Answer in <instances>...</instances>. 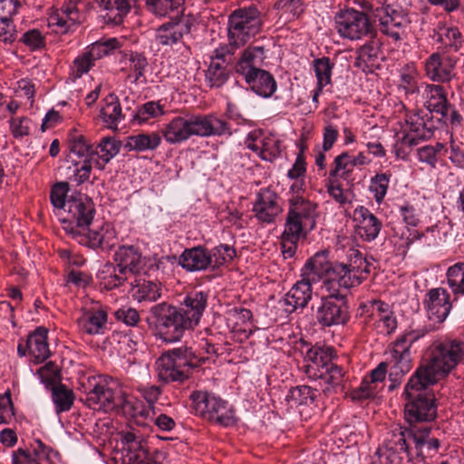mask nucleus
I'll return each mask as SVG.
<instances>
[{"mask_svg":"<svg viewBox=\"0 0 464 464\" xmlns=\"http://www.w3.org/2000/svg\"><path fill=\"white\" fill-rule=\"evenodd\" d=\"M47 388L52 391V400L55 405L56 413L68 411L72 408L74 401V394L72 390L61 382H55Z\"/></svg>","mask_w":464,"mask_h":464,"instance_id":"obj_41","label":"nucleus"},{"mask_svg":"<svg viewBox=\"0 0 464 464\" xmlns=\"http://www.w3.org/2000/svg\"><path fill=\"white\" fill-rule=\"evenodd\" d=\"M130 70L133 74L128 77L132 79L131 82H137L141 77H144L145 69L148 66L147 58L140 53H131L130 55Z\"/></svg>","mask_w":464,"mask_h":464,"instance_id":"obj_57","label":"nucleus"},{"mask_svg":"<svg viewBox=\"0 0 464 464\" xmlns=\"http://www.w3.org/2000/svg\"><path fill=\"white\" fill-rule=\"evenodd\" d=\"M122 143L115 137H103L101 139L94 150H98V160H95L94 165L100 170H103L105 166L119 154Z\"/></svg>","mask_w":464,"mask_h":464,"instance_id":"obj_36","label":"nucleus"},{"mask_svg":"<svg viewBox=\"0 0 464 464\" xmlns=\"http://www.w3.org/2000/svg\"><path fill=\"white\" fill-rule=\"evenodd\" d=\"M184 0H176V35L179 34L182 37L184 34H188L191 26L194 24V18L189 14L186 15L185 8L179 11V6ZM179 44L178 37L176 36V46Z\"/></svg>","mask_w":464,"mask_h":464,"instance_id":"obj_54","label":"nucleus"},{"mask_svg":"<svg viewBox=\"0 0 464 464\" xmlns=\"http://www.w3.org/2000/svg\"><path fill=\"white\" fill-rule=\"evenodd\" d=\"M207 247L198 246L187 248L179 257V265L189 272L207 270L209 267Z\"/></svg>","mask_w":464,"mask_h":464,"instance_id":"obj_28","label":"nucleus"},{"mask_svg":"<svg viewBox=\"0 0 464 464\" xmlns=\"http://www.w3.org/2000/svg\"><path fill=\"white\" fill-rule=\"evenodd\" d=\"M412 374L404 386L401 397L404 399V419L408 428L430 425L438 415L434 392L430 390L433 383Z\"/></svg>","mask_w":464,"mask_h":464,"instance_id":"obj_2","label":"nucleus"},{"mask_svg":"<svg viewBox=\"0 0 464 464\" xmlns=\"http://www.w3.org/2000/svg\"><path fill=\"white\" fill-rule=\"evenodd\" d=\"M66 217L63 218V228L78 244L91 249L111 250L118 242L117 232L110 225H104L97 230L89 226L95 214L94 203L86 195L71 197L67 199Z\"/></svg>","mask_w":464,"mask_h":464,"instance_id":"obj_1","label":"nucleus"},{"mask_svg":"<svg viewBox=\"0 0 464 464\" xmlns=\"http://www.w3.org/2000/svg\"><path fill=\"white\" fill-rule=\"evenodd\" d=\"M372 14L379 21L380 31L391 37L395 43L404 34L405 16L391 5H372Z\"/></svg>","mask_w":464,"mask_h":464,"instance_id":"obj_15","label":"nucleus"},{"mask_svg":"<svg viewBox=\"0 0 464 464\" xmlns=\"http://www.w3.org/2000/svg\"><path fill=\"white\" fill-rule=\"evenodd\" d=\"M447 284L453 295V302L464 296V263L459 262L450 266L446 273Z\"/></svg>","mask_w":464,"mask_h":464,"instance_id":"obj_42","label":"nucleus"},{"mask_svg":"<svg viewBox=\"0 0 464 464\" xmlns=\"http://www.w3.org/2000/svg\"><path fill=\"white\" fill-rule=\"evenodd\" d=\"M121 444L113 456L116 464H141L149 456L147 441L133 432L124 433Z\"/></svg>","mask_w":464,"mask_h":464,"instance_id":"obj_12","label":"nucleus"},{"mask_svg":"<svg viewBox=\"0 0 464 464\" xmlns=\"http://www.w3.org/2000/svg\"><path fill=\"white\" fill-rule=\"evenodd\" d=\"M409 131L414 135L407 134L403 140L410 146H416L420 140H427L433 135V128L428 126L421 117L418 114L409 116L407 121Z\"/></svg>","mask_w":464,"mask_h":464,"instance_id":"obj_35","label":"nucleus"},{"mask_svg":"<svg viewBox=\"0 0 464 464\" xmlns=\"http://www.w3.org/2000/svg\"><path fill=\"white\" fill-rule=\"evenodd\" d=\"M252 211L258 221L262 223H273L276 216L281 212L277 197L273 194H257Z\"/></svg>","mask_w":464,"mask_h":464,"instance_id":"obj_23","label":"nucleus"},{"mask_svg":"<svg viewBox=\"0 0 464 464\" xmlns=\"http://www.w3.org/2000/svg\"><path fill=\"white\" fill-rule=\"evenodd\" d=\"M305 236H298L296 238L292 237L286 228L282 235V242H281V252L284 259L293 258L295 256L297 249V243L301 237H304Z\"/></svg>","mask_w":464,"mask_h":464,"instance_id":"obj_64","label":"nucleus"},{"mask_svg":"<svg viewBox=\"0 0 464 464\" xmlns=\"http://www.w3.org/2000/svg\"><path fill=\"white\" fill-rule=\"evenodd\" d=\"M367 266V260L362 256V254L357 250L353 251L350 255V262L346 264V268L354 274L356 279L360 281V285L365 280V276L362 275V269Z\"/></svg>","mask_w":464,"mask_h":464,"instance_id":"obj_60","label":"nucleus"},{"mask_svg":"<svg viewBox=\"0 0 464 464\" xmlns=\"http://www.w3.org/2000/svg\"><path fill=\"white\" fill-rule=\"evenodd\" d=\"M69 191V184L65 181L55 183L50 192V199L53 206L57 209H63L67 208V193Z\"/></svg>","mask_w":464,"mask_h":464,"instance_id":"obj_56","label":"nucleus"},{"mask_svg":"<svg viewBox=\"0 0 464 464\" xmlns=\"http://www.w3.org/2000/svg\"><path fill=\"white\" fill-rule=\"evenodd\" d=\"M456 303L450 299V294L443 287L430 289L422 301L428 318L439 324L447 319Z\"/></svg>","mask_w":464,"mask_h":464,"instance_id":"obj_13","label":"nucleus"},{"mask_svg":"<svg viewBox=\"0 0 464 464\" xmlns=\"http://www.w3.org/2000/svg\"><path fill=\"white\" fill-rule=\"evenodd\" d=\"M160 142V137L157 133L151 135L140 133L128 137L125 147L129 150L144 151L156 149Z\"/></svg>","mask_w":464,"mask_h":464,"instance_id":"obj_47","label":"nucleus"},{"mask_svg":"<svg viewBox=\"0 0 464 464\" xmlns=\"http://www.w3.org/2000/svg\"><path fill=\"white\" fill-rule=\"evenodd\" d=\"M319 377L328 385L324 392H343L347 389L348 376L344 369L334 362L324 371Z\"/></svg>","mask_w":464,"mask_h":464,"instance_id":"obj_31","label":"nucleus"},{"mask_svg":"<svg viewBox=\"0 0 464 464\" xmlns=\"http://www.w3.org/2000/svg\"><path fill=\"white\" fill-rule=\"evenodd\" d=\"M95 3L104 12L105 22L118 25L130 13L134 0H95Z\"/></svg>","mask_w":464,"mask_h":464,"instance_id":"obj_24","label":"nucleus"},{"mask_svg":"<svg viewBox=\"0 0 464 464\" xmlns=\"http://www.w3.org/2000/svg\"><path fill=\"white\" fill-rule=\"evenodd\" d=\"M20 41L31 51L40 50L45 46V37L38 29H31L24 33Z\"/></svg>","mask_w":464,"mask_h":464,"instance_id":"obj_61","label":"nucleus"},{"mask_svg":"<svg viewBox=\"0 0 464 464\" xmlns=\"http://www.w3.org/2000/svg\"><path fill=\"white\" fill-rule=\"evenodd\" d=\"M113 263L128 275H139L146 265L144 256L140 247L133 245L120 246L114 255Z\"/></svg>","mask_w":464,"mask_h":464,"instance_id":"obj_17","label":"nucleus"},{"mask_svg":"<svg viewBox=\"0 0 464 464\" xmlns=\"http://www.w3.org/2000/svg\"><path fill=\"white\" fill-rule=\"evenodd\" d=\"M396 449H386L384 451L378 450L373 458L372 464H401L402 458L399 455L402 451L395 441Z\"/></svg>","mask_w":464,"mask_h":464,"instance_id":"obj_59","label":"nucleus"},{"mask_svg":"<svg viewBox=\"0 0 464 464\" xmlns=\"http://www.w3.org/2000/svg\"><path fill=\"white\" fill-rule=\"evenodd\" d=\"M353 221L357 224V234L365 242L375 240L382 228V220L364 206L355 208L353 210Z\"/></svg>","mask_w":464,"mask_h":464,"instance_id":"obj_18","label":"nucleus"},{"mask_svg":"<svg viewBox=\"0 0 464 464\" xmlns=\"http://www.w3.org/2000/svg\"><path fill=\"white\" fill-rule=\"evenodd\" d=\"M156 40L162 46L171 47L174 44V20L161 24L156 32Z\"/></svg>","mask_w":464,"mask_h":464,"instance_id":"obj_63","label":"nucleus"},{"mask_svg":"<svg viewBox=\"0 0 464 464\" xmlns=\"http://www.w3.org/2000/svg\"><path fill=\"white\" fill-rule=\"evenodd\" d=\"M92 159L86 158V160H72L73 167L72 175L70 177V180L74 182L77 186H80L89 180L92 166Z\"/></svg>","mask_w":464,"mask_h":464,"instance_id":"obj_53","label":"nucleus"},{"mask_svg":"<svg viewBox=\"0 0 464 464\" xmlns=\"http://www.w3.org/2000/svg\"><path fill=\"white\" fill-rule=\"evenodd\" d=\"M204 420L224 428L234 426L237 422L234 408L219 396L212 411H205Z\"/></svg>","mask_w":464,"mask_h":464,"instance_id":"obj_29","label":"nucleus"},{"mask_svg":"<svg viewBox=\"0 0 464 464\" xmlns=\"http://www.w3.org/2000/svg\"><path fill=\"white\" fill-rule=\"evenodd\" d=\"M150 312L158 330L156 336L167 343L174 342L173 335H166L167 330L174 324V306L162 302L151 307Z\"/></svg>","mask_w":464,"mask_h":464,"instance_id":"obj_22","label":"nucleus"},{"mask_svg":"<svg viewBox=\"0 0 464 464\" xmlns=\"http://www.w3.org/2000/svg\"><path fill=\"white\" fill-rule=\"evenodd\" d=\"M459 57L453 54L434 53L425 61L427 77L437 82H450L456 77Z\"/></svg>","mask_w":464,"mask_h":464,"instance_id":"obj_14","label":"nucleus"},{"mask_svg":"<svg viewBox=\"0 0 464 464\" xmlns=\"http://www.w3.org/2000/svg\"><path fill=\"white\" fill-rule=\"evenodd\" d=\"M94 66V62L85 52L82 54L77 56L71 67L70 78L72 82L81 78L83 74L87 73Z\"/></svg>","mask_w":464,"mask_h":464,"instance_id":"obj_55","label":"nucleus"},{"mask_svg":"<svg viewBox=\"0 0 464 464\" xmlns=\"http://www.w3.org/2000/svg\"><path fill=\"white\" fill-rule=\"evenodd\" d=\"M392 173L390 171L377 173L371 178L369 189L377 203H382L387 194Z\"/></svg>","mask_w":464,"mask_h":464,"instance_id":"obj_51","label":"nucleus"},{"mask_svg":"<svg viewBox=\"0 0 464 464\" xmlns=\"http://www.w3.org/2000/svg\"><path fill=\"white\" fill-rule=\"evenodd\" d=\"M176 382H183L189 378L192 370L198 366V358L192 348L186 345L176 347Z\"/></svg>","mask_w":464,"mask_h":464,"instance_id":"obj_32","label":"nucleus"},{"mask_svg":"<svg viewBox=\"0 0 464 464\" xmlns=\"http://www.w3.org/2000/svg\"><path fill=\"white\" fill-rule=\"evenodd\" d=\"M314 283V282L310 281L306 276H303V279L297 281L285 295L284 299L285 304L291 306L292 312L296 310L298 307H306L313 296L312 285Z\"/></svg>","mask_w":464,"mask_h":464,"instance_id":"obj_25","label":"nucleus"},{"mask_svg":"<svg viewBox=\"0 0 464 464\" xmlns=\"http://www.w3.org/2000/svg\"><path fill=\"white\" fill-rule=\"evenodd\" d=\"M48 331L44 327H37L27 336L26 348L36 363L45 361L50 356L49 344L47 343Z\"/></svg>","mask_w":464,"mask_h":464,"instance_id":"obj_30","label":"nucleus"},{"mask_svg":"<svg viewBox=\"0 0 464 464\" xmlns=\"http://www.w3.org/2000/svg\"><path fill=\"white\" fill-rule=\"evenodd\" d=\"M430 425H421V427L417 428H401V431L397 439V445L400 447L401 451L406 453L409 460H411V455L410 452L411 442L414 444L417 456L420 457L422 459H424V447L427 448L428 453H435L438 451L440 446V441L436 438H430Z\"/></svg>","mask_w":464,"mask_h":464,"instance_id":"obj_11","label":"nucleus"},{"mask_svg":"<svg viewBox=\"0 0 464 464\" xmlns=\"http://www.w3.org/2000/svg\"><path fill=\"white\" fill-rule=\"evenodd\" d=\"M68 142L71 153L79 160L92 159L94 154H98V150L93 149L91 141L76 131L70 134Z\"/></svg>","mask_w":464,"mask_h":464,"instance_id":"obj_43","label":"nucleus"},{"mask_svg":"<svg viewBox=\"0 0 464 464\" xmlns=\"http://www.w3.org/2000/svg\"><path fill=\"white\" fill-rule=\"evenodd\" d=\"M218 395L213 392L194 391L190 393L188 400L185 401V407L190 409L191 412L205 418V411H212L217 405Z\"/></svg>","mask_w":464,"mask_h":464,"instance_id":"obj_34","label":"nucleus"},{"mask_svg":"<svg viewBox=\"0 0 464 464\" xmlns=\"http://www.w3.org/2000/svg\"><path fill=\"white\" fill-rule=\"evenodd\" d=\"M238 73L244 76L251 90L261 97L269 98L277 89L274 76L266 70L248 69Z\"/></svg>","mask_w":464,"mask_h":464,"instance_id":"obj_19","label":"nucleus"},{"mask_svg":"<svg viewBox=\"0 0 464 464\" xmlns=\"http://www.w3.org/2000/svg\"><path fill=\"white\" fill-rule=\"evenodd\" d=\"M108 314L103 309L87 310L78 318L80 331L89 335L102 334L107 323Z\"/></svg>","mask_w":464,"mask_h":464,"instance_id":"obj_27","label":"nucleus"},{"mask_svg":"<svg viewBox=\"0 0 464 464\" xmlns=\"http://www.w3.org/2000/svg\"><path fill=\"white\" fill-rule=\"evenodd\" d=\"M230 124L215 115H198L184 119L176 116V142L188 140L192 135L198 136H230Z\"/></svg>","mask_w":464,"mask_h":464,"instance_id":"obj_4","label":"nucleus"},{"mask_svg":"<svg viewBox=\"0 0 464 464\" xmlns=\"http://www.w3.org/2000/svg\"><path fill=\"white\" fill-rule=\"evenodd\" d=\"M50 23L62 29L63 33L68 32L72 25L81 23V14L77 8L76 2L70 0L59 10L51 14Z\"/></svg>","mask_w":464,"mask_h":464,"instance_id":"obj_33","label":"nucleus"},{"mask_svg":"<svg viewBox=\"0 0 464 464\" xmlns=\"http://www.w3.org/2000/svg\"><path fill=\"white\" fill-rule=\"evenodd\" d=\"M101 285L112 290L122 285L128 279V274L121 271L114 263L107 262L97 275Z\"/></svg>","mask_w":464,"mask_h":464,"instance_id":"obj_37","label":"nucleus"},{"mask_svg":"<svg viewBox=\"0 0 464 464\" xmlns=\"http://www.w3.org/2000/svg\"><path fill=\"white\" fill-rule=\"evenodd\" d=\"M81 386V401L90 409L108 412L117 407L116 392L105 380L94 376L88 377Z\"/></svg>","mask_w":464,"mask_h":464,"instance_id":"obj_9","label":"nucleus"},{"mask_svg":"<svg viewBox=\"0 0 464 464\" xmlns=\"http://www.w3.org/2000/svg\"><path fill=\"white\" fill-rule=\"evenodd\" d=\"M435 34L437 40L442 44L454 47L455 50H459L461 46L462 36L456 26L440 22L435 29Z\"/></svg>","mask_w":464,"mask_h":464,"instance_id":"obj_46","label":"nucleus"},{"mask_svg":"<svg viewBox=\"0 0 464 464\" xmlns=\"http://www.w3.org/2000/svg\"><path fill=\"white\" fill-rule=\"evenodd\" d=\"M207 256L210 259L208 269L216 271L234 259L236 249L229 245L220 244L211 249L207 248Z\"/></svg>","mask_w":464,"mask_h":464,"instance_id":"obj_40","label":"nucleus"},{"mask_svg":"<svg viewBox=\"0 0 464 464\" xmlns=\"http://www.w3.org/2000/svg\"><path fill=\"white\" fill-rule=\"evenodd\" d=\"M334 19L337 32L343 38L360 40L374 32L368 16L353 8L341 9Z\"/></svg>","mask_w":464,"mask_h":464,"instance_id":"obj_10","label":"nucleus"},{"mask_svg":"<svg viewBox=\"0 0 464 464\" xmlns=\"http://www.w3.org/2000/svg\"><path fill=\"white\" fill-rule=\"evenodd\" d=\"M160 285L150 279L145 273L136 275L134 281L131 283V296L139 303L156 301L160 296Z\"/></svg>","mask_w":464,"mask_h":464,"instance_id":"obj_26","label":"nucleus"},{"mask_svg":"<svg viewBox=\"0 0 464 464\" xmlns=\"http://www.w3.org/2000/svg\"><path fill=\"white\" fill-rule=\"evenodd\" d=\"M385 362L389 363V376L402 378L412 367L411 347L397 339Z\"/></svg>","mask_w":464,"mask_h":464,"instance_id":"obj_20","label":"nucleus"},{"mask_svg":"<svg viewBox=\"0 0 464 464\" xmlns=\"http://www.w3.org/2000/svg\"><path fill=\"white\" fill-rule=\"evenodd\" d=\"M334 263L329 260V251L321 250L308 258L302 268V276H306L314 283L325 279Z\"/></svg>","mask_w":464,"mask_h":464,"instance_id":"obj_21","label":"nucleus"},{"mask_svg":"<svg viewBox=\"0 0 464 464\" xmlns=\"http://www.w3.org/2000/svg\"><path fill=\"white\" fill-rule=\"evenodd\" d=\"M333 348L313 346L309 348L305 354V360L312 362L318 368L319 372L329 366L333 361Z\"/></svg>","mask_w":464,"mask_h":464,"instance_id":"obj_48","label":"nucleus"},{"mask_svg":"<svg viewBox=\"0 0 464 464\" xmlns=\"http://www.w3.org/2000/svg\"><path fill=\"white\" fill-rule=\"evenodd\" d=\"M266 57L263 46L247 47L244 50L239 61L235 65L236 72H244L248 69H258L256 65L260 64Z\"/></svg>","mask_w":464,"mask_h":464,"instance_id":"obj_39","label":"nucleus"},{"mask_svg":"<svg viewBox=\"0 0 464 464\" xmlns=\"http://www.w3.org/2000/svg\"><path fill=\"white\" fill-rule=\"evenodd\" d=\"M104 102L105 106L101 110V116L111 128L116 129L118 121L122 118L119 99L114 93H110L105 97Z\"/></svg>","mask_w":464,"mask_h":464,"instance_id":"obj_45","label":"nucleus"},{"mask_svg":"<svg viewBox=\"0 0 464 464\" xmlns=\"http://www.w3.org/2000/svg\"><path fill=\"white\" fill-rule=\"evenodd\" d=\"M370 162L371 160L368 159L363 152H360L358 155L353 156L345 151L336 156L334 160L335 171L342 170L340 176L343 179H347L355 167L368 165Z\"/></svg>","mask_w":464,"mask_h":464,"instance_id":"obj_38","label":"nucleus"},{"mask_svg":"<svg viewBox=\"0 0 464 464\" xmlns=\"http://www.w3.org/2000/svg\"><path fill=\"white\" fill-rule=\"evenodd\" d=\"M158 113H162L160 105L154 102H149L139 107L131 114L132 121L139 124L147 121L150 118L155 117Z\"/></svg>","mask_w":464,"mask_h":464,"instance_id":"obj_58","label":"nucleus"},{"mask_svg":"<svg viewBox=\"0 0 464 464\" xmlns=\"http://www.w3.org/2000/svg\"><path fill=\"white\" fill-rule=\"evenodd\" d=\"M316 390L309 386L302 385L291 388L285 396V401L288 403L294 402L297 405H311L315 401Z\"/></svg>","mask_w":464,"mask_h":464,"instance_id":"obj_50","label":"nucleus"},{"mask_svg":"<svg viewBox=\"0 0 464 464\" xmlns=\"http://www.w3.org/2000/svg\"><path fill=\"white\" fill-rule=\"evenodd\" d=\"M289 207L285 219L288 233L296 238L306 236L315 227L317 218V204L304 198L302 195H292L288 199Z\"/></svg>","mask_w":464,"mask_h":464,"instance_id":"obj_6","label":"nucleus"},{"mask_svg":"<svg viewBox=\"0 0 464 464\" xmlns=\"http://www.w3.org/2000/svg\"><path fill=\"white\" fill-rule=\"evenodd\" d=\"M356 278L354 274L347 270L346 264L335 262L324 280L323 287L330 295H344L347 297L349 290L360 285Z\"/></svg>","mask_w":464,"mask_h":464,"instance_id":"obj_16","label":"nucleus"},{"mask_svg":"<svg viewBox=\"0 0 464 464\" xmlns=\"http://www.w3.org/2000/svg\"><path fill=\"white\" fill-rule=\"evenodd\" d=\"M464 344L456 340L435 341L429 347L425 359L412 373L430 383H437L463 360Z\"/></svg>","mask_w":464,"mask_h":464,"instance_id":"obj_3","label":"nucleus"},{"mask_svg":"<svg viewBox=\"0 0 464 464\" xmlns=\"http://www.w3.org/2000/svg\"><path fill=\"white\" fill-rule=\"evenodd\" d=\"M313 66L317 79L319 92H322L323 88L330 84L332 82V71L334 63L331 62L329 57L324 56L314 59Z\"/></svg>","mask_w":464,"mask_h":464,"instance_id":"obj_49","label":"nucleus"},{"mask_svg":"<svg viewBox=\"0 0 464 464\" xmlns=\"http://www.w3.org/2000/svg\"><path fill=\"white\" fill-rule=\"evenodd\" d=\"M351 306L344 295H324L314 309V318L322 328L346 325L351 320Z\"/></svg>","mask_w":464,"mask_h":464,"instance_id":"obj_7","label":"nucleus"},{"mask_svg":"<svg viewBox=\"0 0 464 464\" xmlns=\"http://www.w3.org/2000/svg\"><path fill=\"white\" fill-rule=\"evenodd\" d=\"M179 308L176 307V343L179 342L184 330L197 325L205 310L207 299L202 292H191L187 295H179Z\"/></svg>","mask_w":464,"mask_h":464,"instance_id":"obj_8","label":"nucleus"},{"mask_svg":"<svg viewBox=\"0 0 464 464\" xmlns=\"http://www.w3.org/2000/svg\"><path fill=\"white\" fill-rule=\"evenodd\" d=\"M158 380L161 383L174 381V350L164 352L155 362Z\"/></svg>","mask_w":464,"mask_h":464,"instance_id":"obj_44","label":"nucleus"},{"mask_svg":"<svg viewBox=\"0 0 464 464\" xmlns=\"http://www.w3.org/2000/svg\"><path fill=\"white\" fill-rule=\"evenodd\" d=\"M14 417V409L11 398V392L7 390L0 394V424H8Z\"/></svg>","mask_w":464,"mask_h":464,"instance_id":"obj_62","label":"nucleus"},{"mask_svg":"<svg viewBox=\"0 0 464 464\" xmlns=\"http://www.w3.org/2000/svg\"><path fill=\"white\" fill-rule=\"evenodd\" d=\"M118 48H120V43L117 38H110L92 44L86 52L88 55L91 56V59L95 62L96 60L111 54Z\"/></svg>","mask_w":464,"mask_h":464,"instance_id":"obj_52","label":"nucleus"},{"mask_svg":"<svg viewBox=\"0 0 464 464\" xmlns=\"http://www.w3.org/2000/svg\"><path fill=\"white\" fill-rule=\"evenodd\" d=\"M262 25L261 13L256 5L236 9L228 17L230 45L235 49L245 45L261 30Z\"/></svg>","mask_w":464,"mask_h":464,"instance_id":"obj_5","label":"nucleus"}]
</instances>
